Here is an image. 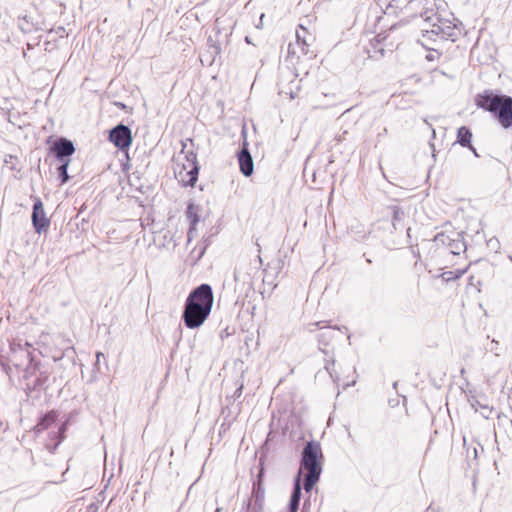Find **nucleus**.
Here are the masks:
<instances>
[{"label":"nucleus","instance_id":"23","mask_svg":"<svg viewBox=\"0 0 512 512\" xmlns=\"http://www.w3.org/2000/svg\"><path fill=\"white\" fill-rule=\"evenodd\" d=\"M97 511V508L96 506L94 505H90L89 508H88V512H96Z\"/></svg>","mask_w":512,"mask_h":512},{"label":"nucleus","instance_id":"28","mask_svg":"<svg viewBox=\"0 0 512 512\" xmlns=\"http://www.w3.org/2000/svg\"><path fill=\"white\" fill-rule=\"evenodd\" d=\"M451 274H452V273L450 272V273H449V276H448L446 279H448V280H449V279H451V278H452V275H451Z\"/></svg>","mask_w":512,"mask_h":512},{"label":"nucleus","instance_id":"22","mask_svg":"<svg viewBox=\"0 0 512 512\" xmlns=\"http://www.w3.org/2000/svg\"><path fill=\"white\" fill-rule=\"evenodd\" d=\"M204 250H205L204 247L200 248L198 255L195 257V260H199L202 257V255L204 254Z\"/></svg>","mask_w":512,"mask_h":512},{"label":"nucleus","instance_id":"7","mask_svg":"<svg viewBox=\"0 0 512 512\" xmlns=\"http://www.w3.org/2000/svg\"><path fill=\"white\" fill-rule=\"evenodd\" d=\"M109 140L120 148L128 159V126L119 124L109 134Z\"/></svg>","mask_w":512,"mask_h":512},{"label":"nucleus","instance_id":"5","mask_svg":"<svg viewBox=\"0 0 512 512\" xmlns=\"http://www.w3.org/2000/svg\"><path fill=\"white\" fill-rule=\"evenodd\" d=\"M185 302L212 311L214 296L210 285L201 284L188 295Z\"/></svg>","mask_w":512,"mask_h":512},{"label":"nucleus","instance_id":"19","mask_svg":"<svg viewBox=\"0 0 512 512\" xmlns=\"http://www.w3.org/2000/svg\"><path fill=\"white\" fill-rule=\"evenodd\" d=\"M101 358H105V357H104V354H103V353H101V352H97V354H96V361H95V363H94V368H95L97 371H100Z\"/></svg>","mask_w":512,"mask_h":512},{"label":"nucleus","instance_id":"17","mask_svg":"<svg viewBox=\"0 0 512 512\" xmlns=\"http://www.w3.org/2000/svg\"><path fill=\"white\" fill-rule=\"evenodd\" d=\"M69 163L70 161H63L61 162V165L58 167V174L61 178L62 183H66L69 180V175L67 172Z\"/></svg>","mask_w":512,"mask_h":512},{"label":"nucleus","instance_id":"27","mask_svg":"<svg viewBox=\"0 0 512 512\" xmlns=\"http://www.w3.org/2000/svg\"><path fill=\"white\" fill-rule=\"evenodd\" d=\"M435 135H436V132H435V130L433 129V130H432V136H433V138L435 137Z\"/></svg>","mask_w":512,"mask_h":512},{"label":"nucleus","instance_id":"10","mask_svg":"<svg viewBox=\"0 0 512 512\" xmlns=\"http://www.w3.org/2000/svg\"><path fill=\"white\" fill-rule=\"evenodd\" d=\"M238 162L240 171L245 176H250L254 170V162L251 154L247 149V144L244 143L242 150L238 154Z\"/></svg>","mask_w":512,"mask_h":512},{"label":"nucleus","instance_id":"3","mask_svg":"<svg viewBox=\"0 0 512 512\" xmlns=\"http://www.w3.org/2000/svg\"><path fill=\"white\" fill-rule=\"evenodd\" d=\"M31 348L32 346L28 342L22 343L21 340H14L10 343L8 361L16 368L23 370L24 378H28L31 370L35 373L38 369V363L34 360Z\"/></svg>","mask_w":512,"mask_h":512},{"label":"nucleus","instance_id":"26","mask_svg":"<svg viewBox=\"0 0 512 512\" xmlns=\"http://www.w3.org/2000/svg\"><path fill=\"white\" fill-rule=\"evenodd\" d=\"M191 232H192V229L190 230L189 234H188V242L191 241Z\"/></svg>","mask_w":512,"mask_h":512},{"label":"nucleus","instance_id":"8","mask_svg":"<svg viewBox=\"0 0 512 512\" xmlns=\"http://www.w3.org/2000/svg\"><path fill=\"white\" fill-rule=\"evenodd\" d=\"M32 222L37 233L45 231L49 226V220L46 218L43 203L36 199L33 205Z\"/></svg>","mask_w":512,"mask_h":512},{"label":"nucleus","instance_id":"1","mask_svg":"<svg viewBox=\"0 0 512 512\" xmlns=\"http://www.w3.org/2000/svg\"><path fill=\"white\" fill-rule=\"evenodd\" d=\"M322 450L317 442H308L302 452L300 471L290 499L289 512H297L301 496L300 475L304 474V488L308 492L319 480L322 471Z\"/></svg>","mask_w":512,"mask_h":512},{"label":"nucleus","instance_id":"18","mask_svg":"<svg viewBox=\"0 0 512 512\" xmlns=\"http://www.w3.org/2000/svg\"><path fill=\"white\" fill-rule=\"evenodd\" d=\"M471 406L474 408V410L476 412L479 411V407L482 409L481 411V414L485 417V418H489L491 413H492V410L487 407V406H483V405H480L478 402H472L471 403Z\"/></svg>","mask_w":512,"mask_h":512},{"label":"nucleus","instance_id":"4","mask_svg":"<svg viewBox=\"0 0 512 512\" xmlns=\"http://www.w3.org/2000/svg\"><path fill=\"white\" fill-rule=\"evenodd\" d=\"M211 311L185 302L182 319L188 329L200 328L208 319Z\"/></svg>","mask_w":512,"mask_h":512},{"label":"nucleus","instance_id":"20","mask_svg":"<svg viewBox=\"0 0 512 512\" xmlns=\"http://www.w3.org/2000/svg\"><path fill=\"white\" fill-rule=\"evenodd\" d=\"M296 38H297V43H298V44H299L300 42H302V44H303V48H302V49H303V51L306 53V50H305L306 41H305L304 39L302 40V38H301V35H300L299 31H296Z\"/></svg>","mask_w":512,"mask_h":512},{"label":"nucleus","instance_id":"29","mask_svg":"<svg viewBox=\"0 0 512 512\" xmlns=\"http://www.w3.org/2000/svg\"><path fill=\"white\" fill-rule=\"evenodd\" d=\"M510 261L512 262V256H509Z\"/></svg>","mask_w":512,"mask_h":512},{"label":"nucleus","instance_id":"11","mask_svg":"<svg viewBox=\"0 0 512 512\" xmlns=\"http://www.w3.org/2000/svg\"><path fill=\"white\" fill-rule=\"evenodd\" d=\"M178 164H180L181 169L189 170L190 173L194 172V174H192V176L189 178V181H197L199 167L196 161V154H194L193 152H188L184 154V161L179 162Z\"/></svg>","mask_w":512,"mask_h":512},{"label":"nucleus","instance_id":"12","mask_svg":"<svg viewBox=\"0 0 512 512\" xmlns=\"http://www.w3.org/2000/svg\"><path fill=\"white\" fill-rule=\"evenodd\" d=\"M452 30H454V28L450 27L446 23H434L430 32L436 35H440L442 38H446L453 36ZM425 32L429 33V30L425 29Z\"/></svg>","mask_w":512,"mask_h":512},{"label":"nucleus","instance_id":"13","mask_svg":"<svg viewBox=\"0 0 512 512\" xmlns=\"http://www.w3.org/2000/svg\"><path fill=\"white\" fill-rule=\"evenodd\" d=\"M471 138L472 133L467 127L462 126L458 129L457 142L464 147H469L476 154L475 149L471 146Z\"/></svg>","mask_w":512,"mask_h":512},{"label":"nucleus","instance_id":"15","mask_svg":"<svg viewBox=\"0 0 512 512\" xmlns=\"http://www.w3.org/2000/svg\"><path fill=\"white\" fill-rule=\"evenodd\" d=\"M57 412L51 411L43 416L40 422L37 424V431L45 430L49 428L57 420Z\"/></svg>","mask_w":512,"mask_h":512},{"label":"nucleus","instance_id":"25","mask_svg":"<svg viewBox=\"0 0 512 512\" xmlns=\"http://www.w3.org/2000/svg\"><path fill=\"white\" fill-rule=\"evenodd\" d=\"M122 166H123V171H126L128 169V165L126 163H123Z\"/></svg>","mask_w":512,"mask_h":512},{"label":"nucleus","instance_id":"21","mask_svg":"<svg viewBox=\"0 0 512 512\" xmlns=\"http://www.w3.org/2000/svg\"><path fill=\"white\" fill-rule=\"evenodd\" d=\"M64 431H65V425H62V426L59 428V431H58V433H59V435H60L59 442L63 439L62 434L64 433Z\"/></svg>","mask_w":512,"mask_h":512},{"label":"nucleus","instance_id":"6","mask_svg":"<svg viewBox=\"0 0 512 512\" xmlns=\"http://www.w3.org/2000/svg\"><path fill=\"white\" fill-rule=\"evenodd\" d=\"M49 371L47 369H43L38 364V369L36 372L28 374V378H24L26 380V387L29 390H42L47 387L48 379H49Z\"/></svg>","mask_w":512,"mask_h":512},{"label":"nucleus","instance_id":"24","mask_svg":"<svg viewBox=\"0 0 512 512\" xmlns=\"http://www.w3.org/2000/svg\"><path fill=\"white\" fill-rule=\"evenodd\" d=\"M115 104H116L117 106L121 107L122 109H124V108L126 107V106H125V104L120 103V102H117V103H115Z\"/></svg>","mask_w":512,"mask_h":512},{"label":"nucleus","instance_id":"14","mask_svg":"<svg viewBox=\"0 0 512 512\" xmlns=\"http://www.w3.org/2000/svg\"><path fill=\"white\" fill-rule=\"evenodd\" d=\"M194 174V172H191L189 170H184L180 168V164H177L175 168V175L179 182H181L184 186H191L193 187L197 181H189V178Z\"/></svg>","mask_w":512,"mask_h":512},{"label":"nucleus","instance_id":"2","mask_svg":"<svg viewBox=\"0 0 512 512\" xmlns=\"http://www.w3.org/2000/svg\"><path fill=\"white\" fill-rule=\"evenodd\" d=\"M476 105L493 113L503 128L512 125V98L485 91L476 97Z\"/></svg>","mask_w":512,"mask_h":512},{"label":"nucleus","instance_id":"16","mask_svg":"<svg viewBox=\"0 0 512 512\" xmlns=\"http://www.w3.org/2000/svg\"><path fill=\"white\" fill-rule=\"evenodd\" d=\"M186 216L190 220L191 225L194 226L199 221V208L190 203L187 207Z\"/></svg>","mask_w":512,"mask_h":512},{"label":"nucleus","instance_id":"9","mask_svg":"<svg viewBox=\"0 0 512 512\" xmlns=\"http://www.w3.org/2000/svg\"><path fill=\"white\" fill-rule=\"evenodd\" d=\"M53 150L57 159L63 162L70 161L68 157L75 152V147L72 141L66 138H61L55 142Z\"/></svg>","mask_w":512,"mask_h":512}]
</instances>
